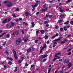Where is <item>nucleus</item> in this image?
<instances>
[{"label":"nucleus","instance_id":"obj_1","mask_svg":"<svg viewBox=\"0 0 73 73\" xmlns=\"http://www.w3.org/2000/svg\"><path fill=\"white\" fill-rule=\"evenodd\" d=\"M3 3H5V4H7V3H8V5H7V6L8 8L11 7V6H12V5H13L12 3L11 2H9L8 1H5L3 2Z\"/></svg>","mask_w":73,"mask_h":73},{"label":"nucleus","instance_id":"obj_2","mask_svg":"<svg viewBox=\"0 0 73 73\" xmlns=\"http://www.w3.org/2000/svg\"><path fill=\"white\" fill-rule=\"evenodd\" d=\"M21 42V38H18L16 41V44L17 45H19Z\"/></svg>","mask_w":73,"mask_h":73},{"label":"nucleus","instance_id":"obj_3","mask_svg":"<svg viewBox=\"0 0 73 73\" xmlns=\"http://www.w3.org/2000/svg\"><path fill=\"white\" fill-rule=\"evenodd\" d=\"M13 52L14 55V57L17 60V54H16V51H15V49H13Z\"/></svg>","mask_w":73,"mask_h":73},{"label":"nucleus","instance_id":"obj_4","mask_svg":"<svg viewBox=\"0 0 73 73\" xmlns=\"http://www.w3.org/2000/svg\"><path fill=\"white\" fill-rule=\"evenodd\" d=\"M19 30L15 31V34H16V36H18L19 34Z\"/></svg>","mask_w":73,"mask_h":73},{"label":"nucleus","instance_id":"obj_5","mask_svg":"<svg viewBox=\"0 0 73 73\" xmlns=\"http://www.w3.org/2000/svg\"><path fill=\"white\" fill-rule=\"evenodd\" d=\"M58 35H59V34L56 33L55 35L53 37H52L51 38H54L58 36Z\"/></svg>","mask_w":73,"mask_h":73},{"label":"nucleus","instance_id":"obj_6","mask_svg":"<svg viewBox=\"0 0 73 73\" xmlns=\"http://www.w3.org/2000/svg\"><path fill=\"white\" fill-rule=\"evenodd\" d=\"M7 21V19H6L3 21L2 23H6Z\"/></svg>","mask_w":73,"mask_h":73},{"label":"nucleus","instance_id":"obj_7","mask_svg":"<svg viewBox=\"0 0 73 73\" xmlns=\"http://www.w3.org/2000/svg\"><path fill=\"white\" fill-rule=\"evenodd\" d=\"M40 32L42 35H43L45 33V31L44 30H41L40 31Z\"/></svg>","mask_w":73,"mask_h":73},{"label":"nucleus","instance_id":"obj_8","mask_svg":"<svg viewBox=\"0 0 73 73\" xmlns=\"http://www.w3.org/2000/svg\"><path fill=\"white\" fill-rule=\"evenodd\" d=\"M37 5V4H36L35 5H33L31 6V7L33 8H35L36 7V6Z\"/></svg>","mask_w":73,"mask_h":73},{"label":"nucleus","instance_id":"obj_9","mask_svg":"<svg viewBox=\"0 0 73 73\" xmlns=\"http://www.w3.org/2000/svg\"><path fill=\"white\" fill-rule=\"evenodd\" d=\"M25 13L26 14V16L28 17V15H29V13L28 12H25Z\"/></svg>","mask_w":73,"mask_h":73},{"label":"nucleus","instance_id":"obj_10","mask_svg":"<svg viewBox=\"0 0 73 73\" xmlns=\"http://www.w3.org/2000/svg\"><path fill=\"white\" fill-rule=\"evenodd\" d=\"M48 56V55L47 54H44V55L42 57V58H45V57H46Z\"/></svg>","mask_w":73,"mask_h":73},{"label":"nucleus","instance_id":"obj_11","mask_svg":"<svg viewBox=\"0 0 73 73\" xmlns=\"http://www.w3.org/2000/svg\"><path fill=\"white\" fill-rule=\"evenodd\" d=\"M68 62H69V60H66L64 61V64H67Z\"/></svg>","mask_w":73,"mask_h":73},{"label":"nucleus","instance_id":"obj_12","mask_svg":"<svg viewBox=\"0 0 73 73\" xmlns=\"http://www.w3.org/2000/svg\"><path fill=\"white\" fill-rule=\"evenodd\" d=\"M5 33H3L2 34L0 35V38H1V37H2L5 34Z\"/></svg>","mask_w":73,"mask_h":73},{"label":"nucleus","instance_id":"obj_13","mask_svg":"<svg viewBox=\"0 0 73 73\" xmlns=\"http://www.w3.org/2000/svg\"><path fill=\"white\" fill-rule=\"evenodd\" d=\"M69 21H67L66 22L64 23V24L65 25H68L69 24Z\"/></svg>","mask_w":73,"mask_h":73},{"label":"nucleus","instance_id":"obj_14","mask_svg":"<svg viewBox=\"0 0 73 73\" xmlns=\"http://www.w3.org/2000/svg\"><path fill=\"white\" fill-rule=\"evenodd\" d=\"M66 27L65 26L63 27V29L64 31H67V29H66Z\"/></svg>","mask_w":73,"mask_h":73},{"label":"nucleus","instance_id":"obj_15","mask_svg":"<svg viewBox=\"0 0 73 73\" xmlns=\"http://www.w3.org/2000/svg\"><path fill=\"white\" fill-rule=\"evenodd\" d=\"M72 65L71 63H69L68 64V67H69L70 68H71V66H72Z\"/></svg>","mask_w":73,"mask_h":73},{"label":"nucleus","instance_id":"obj_16","mask_svg":"<svg viewBox=\"0 0 73 73\" xmlns=\"http://www.w3.org/2000/svg\"><path fill=\"white\" fill-rule=\"evenodd\" d=\"M46 60H47V59H44L42 61V62H45V61H46Z\"/></svg>","mask_w":73,"mask_h":73},{"label":"nucleus","instance_id":"obj_17","mask_svg":"<svg viewBox=\"0 0 73 73\" xmlns=\"http://www.w3.org/2000/svg\"><path fill=\"white\" fill-rule=\"evenodd\" d=\"M8 64L9 65H12V62L11 61H9L8 62Z\"/></svg>","mask_w":73,"mask_h":73},{"label":"nucleus","instance_id":"obj_18","mask_svg":"<svg viewBox=\"0 0 73 73\" xmlns=\"http://www.w3.org/2000/svg\"><path fill=\"white\" fill-rule=\"evenodd\" d=\"M31 48L28 49L27 50V52H31Z\"/></svg>","mask_w":73,"mask_h":73},{"label":"nucleus","instance_id":"obj_19","mask_svg":"<svg viewBox=\"0 0 73 73\" xmlns=\"http://www.w3.org/2000/svg\"><path fill=\"white\" fill-rule=\"evenodd\" d=\"M70 24L71 25H73V21H71L70 22Z\"/></svg>","mask_w":73,"mask_h":73},{"label":"nucleus","instance_id":"obj_20","mask_svg":"<svg viewBox=\"0 0 73 73\" xmlns=\"http://www.w3.org/2000/svg\"><path fill=\"white\" fill-rule=\"evenodd\" d=\"M32 56H35V55H36V53H34V52H33L32 53Z\"/></svg>","mask_w":73,"mask_h":73},{"label":"nucleus","instance_id":"obj_21","mask_svg":"<svg viewBox=\"0 0 73 73\" xmlns=\"http://www.w3.org/2000/svg\"><path fill=\"white\" fill-rule=\"evenodd\" d=\"M15 69L14 71V72H17V67H16L15 68Z\"/></svg>","mask_w":73,"mask_h":73},{"label":"nucleus","instance_id":"obj_22","mask_svg":"<svg viewBox=\"0 0 73 73\" xmlns=\"http://www.w3.org/2000/svg\"><path fill=\"white\" fill-rule=\"evenodd\" d=\"M11 19L10 18H9L8 19V23L9 22V21H11Z\"/></svg>","mask_w":73,"mask_h":73},{"label":"nucleus","instance_id":"obj_23","mask_svg":"<svg viewBox=\"0 0 73 73\" xmlns=\"http://www.w3.org/2000/svg\"><path fill=\"white\" fill-rule=\"evenodd\" d=\"M14 23H13V22H12L11 23V25L12 26V27H13V26H14Z\"/></svg>","mask_w":73,"mask_h":73},{"label":"nucleus","instance_id":"obj_24","mask_svg":"<svg viewBox=\"0 0 73 73\" xmlns=\"http://www.w3.org/2000/svg\"><path fill=\"white\" fill-rule=\"evenodd\" d=\"M12 16H13V17H15V18L16 17V16L14 14H12Z\"/></svg>","mask_w":73,"mask_h":73},{"label":"nucleus","instance_id":"obj_25","mask_svg":"<svg viewBox=\"0 0 73 73\" xmlns=\"http://www.w3.org/2000/svg\"><path fill=\"white\" fill-rule=\"evenodd\" d=\"M60 17L61 18H63L64 17V15H60Z\"/></svg>","mask_w":73,"mask_h":73},{"label":"nucleus","instance_id":"obj_26","mask_svg":"<svg viewBox=\"0 0 73 73\" xmlns=\"http://www.w3.org/2000/svg\"><path fill=\"white\" fill-rule=\"evenodd\" d=\"M72 0H69L66 2L67 3H70V1H71Z\"/></svg>","mask_w":73,"mask_h":73},{"label":"nucleus","instance_id":"obj_27","mask_svg":"<svg viewBox=\"0 0 73 73\" xmlns=\"http://www.w3.org/2000/svg\"><path fill=\"white\" fill-rule=\"evenodd\" d=\"M39 33V31H36V35H38Z\"/></svg>","mask_w":73,"mask_h":73},{"label":"nucleus","instance_id":"obj_28","mask_svg":"<svg viewBox=\"0 0 73 73\" xmlns=\"http://www.w3.org/2000/svg\"><path fill=\"white\" fill-rule=\"evenodd\" d=\"M25 66H28V64L27 63H26L25 65Z\"/></svg>","mask_w":73,"mask_h":73},{"label":"nucleus","instance_id":"obj_29","mask_svg":"<svg viewBox=\"0 0 73 73\" xmlns=\"http://www.w3.org/2000/svg\"><path fill=\"white\" fill-rule=\"evenodd\" d=\"M51 68H50L48 70V73H50V70H51Z\"/></svg>","mask_w":73,"mask_h":73},{"label":"nucleus","instance_id":"obj_30","mask_svg":"<svg viewBox=\"0 0 73 73\" xmlns=\"http://www.w3.org/2000/svg\"><path fill=\"white\" fill-rule=\"evenodd\" d=\"M48 17H50V18H51V17H52V16H53V15H48Z\"/></svg>","mask_w":73,"mask_h":73},{"label":"nucleus","instance_id":"obj_31","mask_svg":"<svg viewBox=\"0 0 73 73\" xmlns=\"http://www.w3.org/2000/svg\"><path fill=\"white\" fill-rule=\"evenodd\" d=\"M64 10H60L59 11V12H61V13H62L63 12H64Z\"/></svg>","mask_w":73,"mask_h":73},{"label":"nucleus","instance_id":"obj_32","mask_svg":"<svg viewBox=\"0 0 73 73\" xmlns=\"http://www.w3.org/2000/svg\"><path fill=\"white\" fill-rule=\"evenodd\" d=\"M59 72L60 73H64V72H63L62 71V70H60L59 71Z\"/></svg>","mask_w":73,"mask_h":73},{"label":"nucleus","instance_id":"obj_33","mask_svg":"<svg viewBox=\"0 0 73 73\" xmlns=\"http://www.w3.org/2000/svg\"><path fill=\"white\" fill-rule=\"evenodd\" d=\"M6 36L7 37H9V34H7L6 35Z\"/></svg>","mask_w":73,"mask_h":73},{"label":"nucleus","instance_id":"obj_34","mask_svg":"<svg viewBox=\"0 0 73 73\" xmlns=\"http://www.w3.org/2000/svg\"><path fill=\"white\" fill-rule=\"evenodd\" d=\"M53 0H52L51 1H49V2L50 3V4H52V3H53Z\"/></svg>","mask_w":73,"mask_h":73},{"label":"nucleus","instance_id":"obj_35","mask_svg":"<svg viewBox=\"0 0 73 73\" xmlns=\"http://www.w3.org/2000/svg\"><path fill=\"white\" fill-rule=\"evenodd\" d=\"M44 24H46L48 23V21H45L44 22Z\"/></svg>","mask_w":73,"mask_h":73},{"label":"nucleus","instance_id":"obj_36","mask_svg":"<svg viewBox=\"0 0 73 73\" xmlns=\"http://www.w3.org/2000/svg\"><path fill=\"white\" fill-rule=\"evenodd\" d=\"M48 36H45V39H48Z\"/></svg>","mask_w":73,"mask_h":73},{"label":"nucleus","instance_id":"obj_37","mask_svg":"<svg viewBox=\"0 0 73 73\" xmlns=\"http://www.w3.org/2000/svg\"><path fill=\"white\" fill-rule=\"evenodd\" d=\"M37 42H38V40H36L35 41V42L36 44L37 43Z\"/></svg>","mask_w":73,"mask_h":73},{"label":"nucleus","instance_id":"obj_38","mask_svg":"<svg viewBox=\"0 0 73 73\" xmlns=\"http://www.w3.org/2000/svg\"><path fill=\"white\" fill-rule=\"evenodd\" d=\"M60 31H63V28H60Z\"/></svg>","mask_w":73,"mask_h":73},{"label":"nucleus","instance_id":"obj_39","mask_svg":"<svg viewBox=\"0 0 73 73\" xmlns=\"http://www.w3.org/2000/svg\"><path fill=\"white\" fill-rule=\"evenodd\" d=\"M28 40V39H25L24 40L25 42H27V40Z\"/></svg>","mask_w":73,"mask_h":73},{"label":"nucleus","instance_id":"obj_40","mask_svg":"<svg viewBox=\"0 0 73 73\" xmlns=\"http://www.w3.org/2000/svg\"><path fill=\"white\" fill-rule=\"evenodd\" d=\"M65 42H64V41L62 42L61 43V45H62V44H64V43H65Z\"/></svg>","mask_w":73,"mask_h":73},{"label":"nucleus","instance_id":"obj_41","mask_svg":"<svg viewBox=\"0 0 73 73\" xmlns=\"http://www.w3.org/2000/svg\"><path fill=\"white\" fill-rule=\"evenodd\" d=\"M45 47H46V44H45L44 45V46L43 47V49H44V48H45Z\"/></svg>","mask_w":73,"mask_h":73},{"label":"nucleus","instance_id":"obj_42","mask_svg":"<svg viewBox=\"0 0 73 73\" xmlns=\"http://www.w3.org/2000/svg\"><path fill=\"white\" fill-rule=\"evenodd\" d=\"M22 62V60H20L19 61V64H20V63H21V62Z\"/></svg>","mask_w":73,"mask_h":73},{"label":"nucleus","instance_id":"obj_43","mask_svg":"<svg viewBox=\"0 0 73 73\" xmlns=\"http://www.w3.org/2000/svg\"><path fill=\"white\" fill-rule=\"evenodd\" d=\"M19 11V8H17V9H16L15 10L16 11Z\"/></svg>","mask_w":73,"mask_h":73},{"label":"nucleus","instance_id":"obj_44","mask_svg":"<svg viewBox=\"0 0 73 73\" xmlns=\"http://www.w3.org/2000/svg\"><path fill=\"white\" fill-rule=\"evenodd\" d=\"M7 44V42H5L3 44V45H5V44Z\"/></svg>","mask_w":73,"mask_h":73},{"label":"nucleus","instance_id":"obj_45","mask_svg":"<svg viewBox=\"0 0 73 73\" xmlns=\"http://www.w3.org/2000/svg\"><path fill=\"white\" fill-rule=\"evenodd\" d=\"M62 22V20H59L58 21V22L61 23Z\"/></svg>","mask_w":73,"mask_h":73},{"label":"nucleus","instance_id":"obj_46","mask_svg":"<svg viewBox=\"0 0 73 73\" xmlns=\"http://www.w3.org/2000/svg\"><path fill=\"white\" fill-rule=\"evenodd\" d=\"M71 36L70 35H69L68 36H67V38H68L69 37H70Z\"/></svg>","mask_w":73,"mask_h":73},{"label":"nucleus","instance_id":"obj_47","mask_svg":"<svg viewBox=\"0 0 73 73\" xmlns=\"http://www.w3.org/2000/svg\"><path fill=\"white\" fill-rule=\"evenodd\" d=\"M9 25L8 24L7 25H6V27H8L9 26Z\"/></svg>","mask_w":73,"mask_h":73},{"label":"nucleus","instance_id":"obj_48","mask_svg":"<svg viewBox=\"0 0 73 73\" xmlns=\"http://www.w3.org/2000/svg\"><path fill=\"white\" fill-rule=\"evenodd\" d=\"M46 7V6H45V5H43L42 7L45 8Z\"/></svg>","mask_w":73,"mask_h":73},{"label":"nucleus","instance_id":"obj_49","mask_svg":"<svg viewBox=\"0 0 73 73\" xmlns=\"http://www.w3.org/2000/svg\"><path fill=\"white\" fill-rule=\"evenodd\" d=\"M32 49L33 51V52L34 50H35V48H34L33 47H32Z\"/></svg>","mask_w":73,"mask_h":73},{"label":"nucleus","instance_id":"obj_50","mask_svg":"<svg viewBox=\"0 0 73 73\" xmlns=\"http://www.w3.org/2000/svg\"><path fill=\"white\" fill-rule=\"evenodd\" d=\"M57 44V42H54V44L55 45L56 44Z\"/></svg>","mask_w":73,"mask_h":73},{"label":"nucleus","instance_id":"obj_51","mask_svg":"<svg viewBox=\"0 0 73 73\" xmlns=\"http://www.w3.org/2000/svg\"><path fill=\"white\" fill-rule=\"evenodd\" d=\"M19 21V19H17L16 21V22H17L18 21Z\"/></svg>","mask_w":73,"mask_h":73},{"label":"nucleus","instance_id":"obj_52","mask_svg":"<svg viewBox=\"0 0 73 73\" xmlns=\"http://www.w3.org/2000/svg\"><path fill=\"white\" fill-rule=\"evenodd\" d=\"M59 9L60 10H62V8H61L60 7H59Z\"/></svg>","mask_w":73,"mask_h":73},{"label":"nucleus","instance_id":"obj_53","mask_svg":"<svg viewBox=\"0 0 73 73\" xmlns=\"http://www.w3.org/2000/svg\"><path fill=\"white\" fill-rule=\"evenodd\" d=\"M66 28H70V26L69 25H68L66 27Z\"/></svg>","mask_w":73,"mask_h":73},{"label":"nucleus","instance_id":"obj_54","mask_svg":"<svg viewBox=\"0 0 73 73\" xmlns=\"http://www.w3.org/2000/svg\"><path fill=\"white\" fill-rule=\"evenodd\" d=\"M54 41H58V39H56V40H54Z\"/></svg>","mask_w":73,"mask_h":73},{"label":"nucleus","instance_id":"obj_55","mask_svg":"<svg viewBox=\"0 0 73 73\" xmlns=\"http://www.w3.org/2000/svg\"><path fill=\"white\" fill-rule=\"evenodd\" d=\"M34 24H35V23H34V22H33L31 23V25H35Z\"/></svg>","mask_w":73,"mask_h":73},{"label":"nucleus","instance_id":"obj_56","mask_svg":"<svg viewBox=\"0 0 73 73\" xmlns=\"http://www.w3.org/2000/svg\"><path fill=\"white\" fill-rule=\"evenodd\" d=\"M44 10L45 11H47L48 10V8H47V7H45Z\"/></svg>","mask_w":73,"mask_h":73},{"label":"nucleus","instance_id":"obj_57","mask_svg":"<svg viewBox=\"0 0 73 73\" xmlns=\"http://www.w3.org/2000/svg\"><path fill=\"white\" fill-rule=\"evenodd\" d=\"M49 26V25L48 24H47L46 25V27H48Z\"/></svg>","mask_w":73,"mask_h":73},{"label":"nucleus","instance_id":"obj_58","mask_svg":"<svg viewBox=\"0 0 73 73\" xmlns=\"http://www.w3.org/2000/svg\"><path fill=\"white\" fill-rule=\"evenodd\" d=\"M71 54V52H70L68 54V55H70Z\"/></svg>","mask_w":73,"mask_h":73},{"label":"nucleus","instance_id":"obj_59","mask_svg":"<svg viewBox=\"0 0 73 73\" xmlns=\"http://www.w3.org/2000/svg\"><path fill=\"white\" fill-rule=\"evenodd\" d=\"M39 14V12H38L36 13V15H38Z\"/></svg>","mask_w":73,"mask_h":73},{"label":"nucleus","instance_id":"obj_60","mask_svg":"<svg viewBox=\"0 0 73 73\" xmlns=\"http://www.w3.org/2000/svg\"><path fill=\"white\" fill-rule=\"evenodd\" d=\"M34 66V65H31V68H32Z\"/></svg>","mask_w":73,"mask_h":73},{"label":"nucleus","instance_id":"obj_61","mask_svg":"<svg viewBox=\"0 0 73 73\" xmlns=\"http://www.w3.org/2000/svg\"><path fill=\"white\" fill-rule=\"evenodd\" d=\"M42 49H41L40 50V53H41H41H42Z\"/></svg>","mask_w":73,"mask_h":73},{"label":"nucleus","instance_id":"obj_62","mask_svg":"<svg viewBox=\"0 0 73 73\" xmlns=\"http://www.w3.org/2000/svg\"><path fill=\"white\" fill-rule=\"evenodd\" d=\"M71 49H68V52H69V51H71Z\"/></svg>","mask_w":73,"mask_h":73},{"label":"nucleus","instance_id":"obj_63","mask_svg":"<svg viewBox=\"0 0 73 73\" xmlns=\"http://www.w3.org/2000/svg\"><path fill=\"white\" fill-rule=\"evenodd\" d=\"M10 58V61H12V60H13V59H12V58Z\"/></svg>","mask_w":73,"mask_h":73},{"label":"nucleus","instance_id":"obj_64","mask_svg":"<svg viewBox=\"0 0 73 73\" xmlns=\"http://www.w3.org/2000/svg\"><path fill=\"white\" fill-rule=\"evenodd\" d=\"M7 68V66H6L5 65H4V68Z\"/></svg>","mask_w":73,"mask_h":73}]
</instances>
